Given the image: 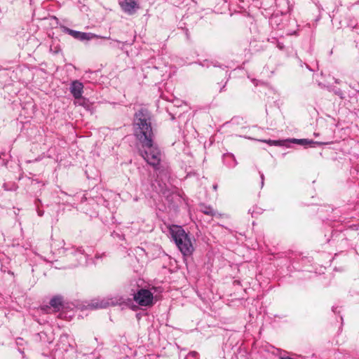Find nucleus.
I'll use <instances>...</instances> for the list:
<instances>
[{
  "label": "nucleus",
  "instance_id": "obj_4",
  "mask_svg": "<svg viewBox=\"0 0 359 359\" xmlns=\"http://www.w3.org/2000/svg\"><path fill=\"white\" fill-rule=\"evenodd\" d=\"M118 303V299L116 298H103L101 299H96L93 301L89 306L91 309H104L110 306L116 305Z\"/></svg>",
  "mask_w": 359,
  "mask_h": 359
},
{
  "label": "nucleus",
  "instance_id": "obj_6",
  "mask_svg": "<svg viewBox=\"0 0 359 359\" xmlns=\"http://www.w3.org/2000/svg\"><path fill=\"white\" fill-rule=\"evenodd\" d=\"M69 90L75 99H79L83 93V85L78 80L73 81L70 84Z\"/></svg>",
  "mask_w": 359,
  "mask_h": 359
},
{
  "label": "nucleus",
  "instance_id": "obj_7",
  "mask_svg": "<svg viewBox=\"0 0 359 359\" xmlns=\"http://www.w3.org/2000/svg\"><path fill=\"white\" fill-rule=\"evenodd\" d=\"M109 39V36H102L90 32H81L80 36V41H90L93 39Z\"/></svg>",
  "mask_w": 359,
  "mask_h": 359
},
{
  "label": "nucleus",
  "instance_id": "obj_16",
  "mask_svg": "<svg viewBox=\"0 0 359 359\" xmlns=\"http://www.w3.org/2000/svg\"><path fill=\"white\" fill-rule=\"evenodd\" d=\"M39 216H42V212H39Z\"/></svg>",
  "mask_w": 359,
  "mask_h": 359
},
{
  "label": "nucleus",
  "instance_id": "obj_5",
  "mask_svg": "<svg viewBox=\"0 0 359 359\" xmlns=\"http://www.w3.org/2000/svg\"><path fill=\"white\" fill-rule=\"evenodd\" d=\"M119 4L121 9L129 15L134 14L136 9L138 8L137 3L135 0H121Z\"/></svg>",
  "mask_w": 359,
  "mask_h": 359
},
{
  "label": "nucleus",
  "instance_id": "obj_9",
  "mask_svg": "<svg viewBox=\"0 0 359 359\" xmlns=\"http://www.w3.org/2000/svg\"><path fill=\"white\" fill-rule=\"evenodd\" d=\"M291 142L293 143H297L301 145H307L310 144H323V142H313V140H309L307 139H292Z\"/></svg>",
  "mask_w": 359,
  "mask_h": 359
},
{
  "label": "nucleus",
  "instance_id": "obj_3",
  "mask_svg": "<svg viewBox=\"0 0 359 359\" xmlns=\"http://www.w3.org/2000/svg\"><path fill=\"white\" fill-rule=\"evenodd\" d=\"M134 300L141 306H150L154 304V295L149 290L140 289L134 294Z\"/></svg>",
  "mask_w": 359,
  "mask_h": 359
},
{
  "label": "nucleus",
  "instance_id": "obj_8",
  "mask_svg": "<svg viewBox=\"0 0 359 359\" xmlns=\"http://www.w3.org/2000/svg\"><path fill=\"white\" fill-rule=\"evenodd\" d=\"M50 305L53 309L54 312L60 311L62 306V299L61 297L55 296L50 301Z\"/></svg>",
  "mask_w": 359,
  "mask_h": 359
},
{
  "label": "nucleus",
  "instance_id": "obj_10",
  "mask_svg": "<svg viewBox=\"0 0 359 359\" xmlns=\"http://www.w3.org/2000/svg\"><path fill=\"white\" fill-rule=\"evenodd\" d=\"M62 29L63 32L67 33L74 39L79 40L81 32L73 30L66 27H62Z\"/></svg>",
  "mask_w": 359,
  "mask_h": 359
},
{
  "label": "nucleus",
  "instance_id": "obj_1",
  "mask_svg": "<svg viewBox=\"0 0 359 359\" xmlns=\"http://www.w3.org/2000/svg\"><path fill=\"white\" fill-rule=\"evenodd\" d=\"M134 135L143 148L141 156L151 165L156 168L161 158L158 148L154 144V133L150 113L144 109L135 113L133 123Z\"/></svg>",
  "mask_w": 359,
  "mask_h": 359
},
{
  "label": "nucleus",
  "instance_id": "obj_13",
  "mask_svg": "<svg viewBox=\"0 0 359 359\" xmlns=\"http://www.w3.org/2000/svg\"><path fill=\"white\" fill-rule=\"evenodd\" d=\"M260 177H261V180H262V182H261L262 187H263V185H264V174L261 173Z\"/></svg>",
  "mask_w": 359,
  "mask_h": 359
},
{
  "label": "nucleus",
  "instance_id": "obj_15",
  "mask_svg": "<svg viewBox=\"0 0 359 359\" xmlns=\"http://www.w3.org/2000/svg\"><path fill=\"white\" fill-rule=\"evenodd\" d=\"M213 189H214L215 190H217V184L214 185V186H213Z\"/></svg>",
  "mask_w": 359,
  "mask_h": 359
},
{
  "label": "nucleus",
  "instance_id": "obj_2",
  "mask_svg": "<svg viewBox=\"0 0 359 359\" xmlns=\"http://www.w3.org/2000/svg\"><path fill=\"white\" fill-rule=\"evenodd\" d=\"M171 237L175 241L177 248L184 256L191 255L194 248L191 239L184 229L180 226H172L170 229Z\"/></svg>",
  "mask_w": 359,
  "mask_h": 359
},
{
  "label": "nucleus",
  "instance_id": "obj_12",
  "mask_svg": "<svg viewBox=\"0 0 359 359\" xmlns=\"http://www.w3.org/2000/svg\"><path fill=\"white\" fill-rule=\"evenodd\" d=\"M262 141L267 143L268 144H269L271 146H283V141H281V140H262Z\"/></svg>",
  "mask_w": 359,
  "mask_h": 359
},
{
  "label": "nucleus",
  "instance_id": "obj_11",
  "mask_svg": "<svg viewBox=\"0 0 359 359\" xmlns=\"http://www.w3.org/2000/svg\"><path fill=\"white\" fill-rule=\"evenodd\" d=\"M201 212L207 215L215 216L216 215V212L214 209L210 206H204L203 205L201 209Z\"/></svg>",
  "mask_w": 359,
  "mask_h": 359
},
{
  "label": "nucleus",
  "instance_id": "obj_14",
  "mask_svg": "<svg viewBox=\"0 0 359 359\" xmlns=\"http://www.w3.org/2000/svg\"><path fill=\"white\" fill-rule=\"evenodd\" d=\"M49 309H50V308L48 306L41 307V310L45 312H48V310H49Z\"/></svg>",
  "mask_w": 359,
  "mask_h": 359
}]
</instances>
